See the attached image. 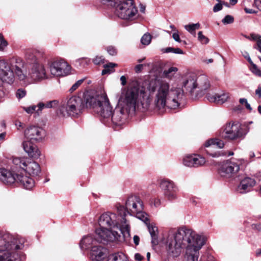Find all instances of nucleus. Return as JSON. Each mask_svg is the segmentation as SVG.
<instances>
[{"instance_id": "obj_58", "label": "nucleus", "mask_w": 261, "mask_h": 261, "mask_svg": "<svg viewBox=\"0 0 261 261\" xmlns=\"http://www.w3.org/2000/svg\"><path fill=\"white\" fill-rule=\"evenodd\" d=\"M135 258L137 261H140L143 258V257L139 253H136Z\"/></svg>"}, {"instance_id": "obj_1", "label": "nucleus", "mask_w": 261, "mask_h": 261, "mask_svg": "<svg viewBox=\"0 0 261 261\" xmlns=\"http://www.w3.org/2000/svg\"><path fill=\"white\" fill-rule=\"evenodd\" d=\"M205 244L204 238L186 227L179 228L167 238L166 249L172 257L179 256L186 248V261H198L199 250Z\"/></svg>"}, {"instance_id": "obj_46", "label": "nucleus", "mask_w": 261, "mask_h": 261, "mask_svg": "<svg viewBox=\"0 0 261 261\" xmlns=\"http://www.w3.org/2000/svg\"><path fill=\"white\" fill-rule=\"evenodd\" d=\"M215 145H216L219 148H222L224 146V143L223 141L219 139H214Z\"/></svg>"}, {"instance_id": "obj_6", "label": "nucleus", "mask_w": 261, "mask_h": 261, "mask_svg": "<svg viewBox=\"0 0 261 261\" xmlns=\"http://www.w3.org/2000/svg\"><path fill=\"white\" fill-rule=\"evenodd\" d=\"M118 214L122 219H126L127 214L136 217L146 222L148 220L147 214L144 211V205L141 198L136 195L129 196L125 200L124 205L117 204Z\"/></svg>"}, {"instance_id": "obj_57", "label": "nucleus", "mask_w": 261, "mask_h": 261, "mask_svg": "<svg viewBox=\"0 0 261 261\" xmlns=\"http://www.w3.org/2000/svg\"><path fill=\"white\" fill-rule=\"evenodd\" d=\"M173 47H168L163 49V51L166 53H173Z\"/></svg>"}, {"instance_id": "obj_48", "label": "nucleus", "mask_w": 261, "mask_h": 261, "mask_svg": "<svg viewBox=\"0 0 261 261\" xmlns=\"http://www.w3.org/2000/svg\"><path fill=\"white\" fill-rule=\"evenodd\" d=\"M107 51L108 53L112 56H114L116 54V49L113 46L108 47L107 48Z\"/></svg>"}, {"instance_id": "obj_3", "label": "nucleus", "mask_w": 261, "mask_h": 261, "mask_svg": "<svg viewBox=\"0 0 261 261\" xmlns=\"http://www.w3.org/2000/svg\"><path fill=\"white\" fill-rule=\"evenodd\" d=\"M182 96V91L179 88H170L169 83H161L155 94L154 103L159 109L165 107L175 109L179 106V99Z\"/></svg>"}, {"instance_id": "obj_36", "label": "nucleus", "mask_w": 261, "mask_h": 261, "mask_svg": "<svg viewBox=\"0 0 261 261\" xmlns=\"http://www.w3.org/2000/svg\"><path fill=\"white\" fill-rule=\"evenodd\" d=\"M7 45V41L4 39L3 35L0 33V51L4 50Z\"/></svg>"}, {"instance_id": "obj_37", "label": "nucleus", "mask_w": 261, "mask_h": 261, "mask_svg": "<svg viewBox=\"0 0 261 261\" xmlns=\"http://www.w3.org/2000/svg\"><path fill=\"white\" fill-rule=\"evenodd\" d=\"M36 106L35 105L31 106L30 107H22V109L28 114L31 115L35 112Z\"/></svg>"}, {"instance_id": "obj_22", "label": "nucleus", "mask_w": 261, "mask_h": 261, "mask_svg": "<svg viewBox=\"0 0 261 261\" xmlns=\"http://www.w3.org/2000/svg\"><path fill=\"white\" fill-rule=\"evenodd\" d=\"M196 88H197V76L195 74L188 75L183 82V89H181L182 93L185 91L186 93L192 94Z\"/></svg>"}, {"instance_id": "obj_31", "label": "nucleus", "mask_w": 261, "mask_h": 261, "mask_svg": "<svg viewBox=\"0 0 261 261\" xmlns=\"http://www.w3.org/2000/svg\"><path fill=\"white\" fill-rule=\"evenodd\" d=\"M178 71V68L175 67H171L163 72V76L168 79H172Z\"/></svg>"}, {"instance_id": "obj_44", "label": "nucleus", "mask_w": 261, "mask_h": 261, "mask_svg": "<svg viewBox=\"0 0 261 261\" xmlns=\"http://www.w3.org/2000/svg\"><path fill=\"white\" fill-rule=\"evenodd\" d=\"M84 79L80 80L78 81H77L75 84H74L71 88L70 89V91L71 92H73L75 91L83 82Z\"/></svg>"}, {"instance_id": "obj_49", "label": "nucleus", "mask_w": 261, "mask_h": 261, "mask_svg": "<svg viewBox=\"0 0 261 261\" xmlns=\"http://www.w3.org/2000/svg\"><path fill=\"white\" fill-rule=\"evenodd\" d=\"M222 5L220 3H218L214 6V7L213 8V11L214 12H217L220 11L221 10H222Z\"/></svg>"}, {"instance_id": "obj_16", "label": "nucleus", "mask_w": 261, "mask_h": 261, "mask_svg": "<svg viewBox=\"0 0 261 261\" xmlns=\"http://www.w3.org/2000/svg\"><path fill=\"white\" fill-rule=\"evenodd\" d=\"M129 114H132V113L127 111L123 106H119L113 111L110 117V119L111 121L106 125H121L125 122Z\"/></svg>"}, {"instance_id": "obj_9", "label": "nucleus", "mask_w": 261, "mask_h": 261, "mask_svg": "<svg viewBox=\"0 0 261 261\" xmlns=\"http://www.w3.org/2000/svg\"><path fill=\"white\" fill-rule=\"evenodd\" d=\"M0 180L6 185H12L15 181L19 182L27 190L32 189L35 186V181L32 178L24 176V174L15 173L5 168H0Z\"/></svg>"}, {"instance_id": "obj_35", "label": "nucleus", "mask_w": 261, "mask_h": 261, "mask_svg": "<svg viewBox=\"0 0 261 261\" xmlns=\"http://www.w3.org/2000/svg\"><path fill=\"white\" fill-rule=\"evenodd\" d=\"M151 36L148 33L144 34L141 39V43L143 45H149L151 41Z\"/></svg>"}, {"instance_id": "obj_39", "label": "nucleus", "mask_w": 261, "mask_h": 261, "mask_svg": "<svg viewBox=\"0 0 261 261\" xmlns=\"http://www.w3.org/2000/svg\"><path fill=\"white\" fill-rule=\"evenodd\" d=\"M198 40L202 43L206 44L208 42V39L202 34V32L200 31L198 33Z\"/></svg>"}, {"instance_id": "obj_13", "label": "nucleus", "mask_w": 261, "mask_h": 261, "mask_svg": "<svg viewBox=\"0 0 261 261\" xmlns=\"http://www.w3.org/2000/svg\"><path fill=\"white\" fill-rule=\"evenodd\" d=\"M13 171L16 172L18 168H20L23 172H27L32 176H37L41 173V168L37 162L31 161L27 158L15 157L13 158Z\"/></svg>"}, {"instance_id": "obj_52", "label": "nucleus", "mask_w": 261, "mask_h": 261, "mask_svg": "<svg viewBox=\"0 0 261 261\" xmlns=\"http://www.w3.org/2000/svg\"><path fill=\"white\" fill-rule=\"evenodd\" d=\"M152 203L155 207H158L161 204V200L158 198H155L153 200Z\"/></svg>"}, {"instance_id": "obj_8", "label": "nucleus", "mask_w": 261, "mask_h": 261, "mask_svg": "<svg viewBox=\"0 0 261 261\" xmlns=\"http://www.w3.org/2000/svg\"><path fill=\"white\" fill-rule=\"evenodd\" d=\"M98 224L101 228H112L117 227L124 237L129 236L130 227L126 219H122L118 214L106 213L101 215Z\"/></svg>"}, {"instance_id": "obj_5", "label": "nucleus", "mask_w": 261, "mask_h": 261, "mask_svg": "<svg viewBox=\"0 0 261 261\" xmlns=\"http://www.w3.org/2000/svg\"><path fill=\"white\" fill-rule=\"evenodd\" d=\"M24 62L19 58H12L9 61L0 60V80L8 84H12L14 81V73L20 80L25 79L26 76L22 69Z\"/></svg>"}, {"instance_id": "obj_21", "label": "nucleus", "mask_w": 261, "mask_h": 261, "mask_svg": "<svg viewBox=\"0 0 261 261\" xmlns=\"http://www.w3.org/2000/svg\"><path fill=\"white\" fill-rule=\"evenodd\" d=\"M254 178L250 177H245L243 178L237 187V191L241 194H246L252 190L256 185Z\"/></svg>"}, {"instance_id": "obj_25", "label": "nucleus", "mask_w": 261, "mask_h": 261, "mask_svg": "<svg viewBox=\"0 0 261 261\" xmlns=\"http://www.w3.org/2000/svg\"><path fill=\"white\" fill-rule=\"evenodd\" d=\"M99 243L96 238H94L92 234L84 236L82 239L80 246L82 250L92 249L93 246L97 245Z\"/></svg>"}, {"instance_id": "obj_26", "label": "nucleus", "mask_w": 261, "mask_h": 261, "mask_svg": "<svg viewBox=\"0 0 261 261\" xmlns=\"http://www.w3.org/2000/svg\"><path fill=\"white\" fill-rule=\"evenodd\" d=\"M229 93L226 92L221 91L215 95L208 94L207 99L212 102L217 104H223L229 98Z\"/></svg>"}, {"instance_id": "obj_2", "label": "nucleus", "mask_w": 261, "mask_h": 261, "mask_svg": "<svg viewBox=\"0 0 261 261\" xmlns=\"http://www.w3.org/2000/svg\"><path fill=\"white\" fill-rule=\"evenodd\" d=\"M155 87L149 86L147 88L138 85H129L122 91L119 99L121 106L132 114L136 111L145 112L150 106L151 94Z\"/></svg>"}, {"instance_id": "obj_54", "label": "nucleus", "mask_w": 261, "mask_h": 261, "mask_svg": "<svg viewBox=\"0 0 261 261\" xmlns=\"http://www.w3.org/2000/svg\"><path fill=\"white\" fill-rule=\"evenodd\" d=\"M243 55L244 57V58L247 59V60L248 61V62L250 64L253 63V62L252 61V60L249 56V55L248 53L245 52V53Z\"/></svg>"}, {"instance_id": "obj_24", "label": "nucleus", "mask_w": 261, "mask_h": 261, "mask_svg": "<svg viewBox=\"0 0 261 261\" xmlns=\"http://www.w3.org/2000/svg\"><path fill=\"white\" fill-rule=\"evenodd\" d=\"M133 2V0H120V2H118L115 7L117 15L120 18L122 17H126V11L129 8L128 6L132 5Z\"/></svg>"}, {"instance_id": "obj_61", "label": "nucleus", "mask_w": 261, "mask_h": 261, "mask_svg": "<svg viewBox=\"0 0 261 261\" xmlns=\"http://www.w3.org/2000/svg\"><path fill=\"white\" fill-rule=\"evenodd\" d=\"M255 94L258 95L259 98H261V87H258L255 90Z\"/></svg>"}, {"instance_id": "obj_23", "label": "nucleus", "mask_w": 261, "mask_h": 261, "mask_svg": "<svg viewBox=\"0 0 261 261\" xmlns=\"http://www.w3.org/2000/svg\"><path fill=\"white\" fill-rule=\"evenodd\" d=\"M106 250L100 245L93 246L91 249L90 257L92 261H101L106 256Z\"/></svg>"}, {"instance_id": "obj_43", "label": "nucleus", "mask_w": 261, "mask_h": 261, "mask_svg": "<svg viewBox=\"0 0 261 261\" xmlns=\"http://www.w3.org/2000/svg\"><path fill=\"white\" fill-rule=\"evenodd\" d=\"M25 95H26V91L22 89L17 90L16 93V97L18 99H20V98L24 97L25 96Z\"/></svg>"}, {"instance_id": "obj_50", "label": "nucleus", "mask_w": 261, "mask_h": 261, "mask_svg": "<svg viewBox=\"0 0 261 261\" xmlns=\"http://www.w3.org/2000/svg\"><path fill=\"white\" fill-rule=\"evenodd\" d=\"M145 64H138V65H136L135 67V70L136 72V73L140 72L143 69V66H145Z\"/></svg>"}, {"instance_id": "obj_29", "label": "nucleus", "mask_w": 261, "mask_h": 261, "mask_svg": "<svg viewBox=\"0 0 261 261\" xmlns=\"http://www.w3.org/2000/svg\"><path fill=\"white\" fill-rule=\"evenodd\" d=\"M149 219L146 221V222H144L148 228V231L150 233V234L152 240L151 243L153 245H156L158 243V228L155 226L153 225L152 224H150L148 223Z\"/></svg>"}, {"instance_id": "obj_33", "label": "nucleus", "mask_w": 261, "mask_h": 261, "mask_svg": "<svg viewBox=\"0 0 261 261\" xmlns=\"http://www.w3.org/2000/svg\"><path fill=\"white\" fill-rule=\"evenodd\" d=\"M185 29L188 31L190 34L195 36V31L199 29L200 28V24L199 23L189 24L185 25Z\"/></svg>"}, {"instance_id": "obj_59", "label": "nucleus", "mask_w": 261, "mask_h": 261, "mask_svg": "<svg viewBox=\"0 0 261 261\" xmlns=\"http://www.w3.org/2000/svg\"><path fill=\"white\" fill-rule=\"evenodd\" d=\"M120 81L122 86H124L126 84V79L125 76L122 75L120 77Z\"/></svg>"}, {"instance_id": "obj_47", "label": "nucleus", "mask_w": 261, "mask_h": 261, "mask_svg": "<svg viewBox=\"0 0 261 261\" xmlns=\"http://www.w3.org/2000/svg\"><path fill=\"white\" fill-rule=\"evenodd\" d=\"M36 106V108L38 107V110L36 111V112L39 115L40 113L41 112L42 110L45 108V103L43 102H39Z\"/></svg>"}, {"instance_id": "obj_51", "label": "nucleus", "mask_w": 261, "mask_h": 261, "mask_svg": "<svg viewBox=\"0 0 261 261\" xmlns=\"http://www.w3.org/2000/svg\"><path fill=\"white\" fill-rule=\"evenodd\" d=\"M214 142H215L214 139H212L208 140L207 141H206L204 144V145L205 147H207L210 146L211 145H215Z\"/></svg>"}, {"instance_id": "obj_40", "label": "nucleus", "mask_w": 261, "mask_h": 261, "mask_svg": "<svg viewBox=\"0 0 261 261\" xmlns=\"http://www.w3.org/2000/svg\"><path fill=\"white\" fill-rule=\"evenodd\" d=\"M234 18L231 15H227L222 19V22L224 24L232 23Z\"/></svg>"}, {"instance_id": "obj_17", "label": "nucleus", "mask_w": 261, "mask_h": 261, "mask_svg": "<svg viewBox=\"0 0 261 261\" xmlns=\"http://www.w3.org/2000/svg\"><path fill=\"white\" fill-rule=\"evenodd\" d=\"M239 161L227 160L223 163L219 169L220 175L225 178H231L237 175L240 170Z\"/></svg>"}, {"instance_id": "obj_60", "label": "nucleus", "mask_w": 261, "mask_h": 261, "mask_svg": "<svg viewBox=\"0 0 261 261\" xmlns=\"http://www.w3.org/2000/svg\"><path fill=\"white\" fill-rule=\"evenodd\" d=\"M134 243L136 245H138L139 243V241H140V238L138 236H135L134 237Z\"/></svg>"}, {"instance_id": "obj_27", "label": "nucleus", "mask_w": 261, "mask_h": 261, "mask_svg": "<svg viewBox=\"0 0 261 261\" xmlns=\"http://www.w3.org/2000/svg\"><path fill=\"white\" fill-rule=\"evenodd\" d=\"M197 88L201 92L207 90L210 87V83L207 76L201 74L197 76Z\"/></svg>"}, {"instance_id": "obj_10", "label": "nucleus", "mask_w": 261, "mask_h": 261, "mask_svg": "<svg viewBox=\"0 0 261 261\" xmlns=\"http://www.w3.org/2000/svg\"><path fill=\"white\" fill-rule=\"evenodd\" d=\"M85 107H86V103H84L82 99L74 96L70 97L66 102L63 103L60 106L57 113L62 117H75L80 115Z\"/></svg>"}, {"instance_id": "obj_53", "label": "nucleus", "mask_w": 261, "mask_h": 261, "mask_svg": "<svg viewBox=\"0 0 261 261\" xmlns=\"http://www.w3.org/2000/svg\"><path fill=\"white\" fill-rule=\"evenodd\" d=\"M172 37L175 41L178 42H180L181 40L180 39L178 33H174L172 35Z\"/></svg>"}, {"instance_id": "obj_64", "label": "nucleus", "mask_w": 261, "mask_h": 261, "mask_svg": "<svg viewBox=\"0 0 261 261\" xmlns=\"http://www.w3.org/2000/svg\"><path fill=\"white\" fill-rule=\"evenodd\" d=\"M245 11L247 13L251 14L254 13V11L252 9H248V8H245Z\"/></svg>"}, {"instance_id": "obj_45", "label": "nucleus", "mask_w": 261, "mask_h": 261, "mask_svg": "<svg viewBox=\"0 0 261 261\" xmlns=\"http://www.w3.org/2000/svg\"><path fill=\"white\" fill-rule=\"evenodd\" d=\"M104 4L108 3L109 5L112 7L116 6L118 2H120V0H102Z\"/></svg>"}, {"instance_id": "obj_62", "label": "nucleus", "mask_w": 261, "mask_h": 261, "mask_svg": "<svg viewBox=\"0 0 261 261\" xmlns=\"http://www.w3.org/2000/svg\"><path fill=\"white\" fill-rule=\"evenodd\" d=\"M16 126L17 127V129H19L20 128H22L23 124L19 121L17 122L15 124Z\"/></svg>"}, {"instance_id": "obj_14", "label": "nucleus", "mask_w": 261, "mask_h": 261, "mask_svg": "<svg viewBox=\"0 0 261 261\" xmlns=\"http://www.w3.org/2000/svg\"><path fill=\"white\" fill-rule=\"evenodd\" d=\"M244 136L243 128L240 124L234 122L227 123L219 133V137L226 140H236Z\"/></svg>"}, {"instance_id": "obj_30", "label": "nucleus", "mask_w": 261, "mask_h": 261, "mask_svg": "<svg viewBox=\"0 0 261 261\" xmlns=\"http://www.w3.org/2000/svg\"><path fill=\"white\" fill-rule=\"evenodd\" d=\"M107 261H129V259L122 252H117L109 255Z\"/></svg>"}, {"instance_id": "obj_63", "label": "nucleus", "mask_w": 261, "mask_h": 261, "mask_svg": "<svg viewBox=\"0 0 261 261\" xmlns=\"http://www.w3.org/2000/svg\"><path fill=\"white\" fill-rule=\"evenodd\" d=\"M239 101H240V103H241V104H242V105H243V104H245V103H246V102H247V99L244 98H240Z\"/></svg>"}, {"instance_id": "obj_4", "label": "nucleus", "mask_w": 261, "mask_h": 261, "mask_svg": "<svg viewBox=\"0 0 261 261\" xmlns=\"http://www.w3.org/2000/svg\"><path fill=\"white\" fill-rule=\"evenodd\" d=\"M85 101L86 108L92 109L99 116L102 123L107 125L110 122L112 108L105 94L93 95L87 93L85 94Z\"/></svg>"}, {"instance_id": "obj_15", "label": "nucleus", "mask_w": 261, "mask_h": 261, "mask_svg": "<svg viewBox=\"0 0 261 261\" xmlns=\"http://www.w3.org/2000/svg\"><path fill=\"white\" fill-rule=\"evenodd\" d=\"M159 186L163 191L165 197L169 200L173 201L177 198L178 188L172 181L163 179L160 181Z\"/></svg>"}, {"instance_id": "obj_56", "label": "nucleus", "mask_w": 261, "mask_h": 261, "mask_svg": "<svg viewBox=\"0 0 261 261\" xmlns=\"http://www.w3.org/2000/svg\"><path fill=\"white\" fill-rule=\"evenodd\" d=\"M173 53L177 54H183V51L179 48H173Z\"/></svg>"}, {"instance_id": "obj_7", "label": "nucleus", "mask_w": 261, "mask_h": 261, "mask_svg": "<svg viewBox=\"0 0 261 261\" xmlns=\"http://www.w3.org/2000/svg\"><path fill=\"white\" fill-rule=\"evenodd\" d=\"M44 136V130L40 127L31 126L24 131V136L27 140L22 143L24 150L33 158H38L40 155V151L33 141L42 140Z\"/></svg>"}, {"instance_id": "obj_28", "label": "nucleus", "mask_w": 261, "mask_h": 261, "mask_svg": "<svg viewBox=\"0 0 261 261\" xmlns=\"http://www.w3.org/2000/svg\"><path fill=\"white\" fill-rule=\"evenodd\" d=\"M129 7L126 11V17H122L121 19H126L128 20H134L137 18L138 11L137 8L135 5L134 2Z\"/></svg>"}, {"instance_id": "obj_55", "label": "nucleus", "mask_w": 261, "mask_h": 261, "mask_svg": "<svg viewBox=\"0 0 261 261\" xmlns=\"http://www.w3.org/2000/svg\"><path fill=\"white\" fill-rule=\"evenodd\" d=\"M252 227L253 229H256L258 231L261 232V224H252Z\"/></svg>"}, {"instance_id": "obj_42", "label": "nucleus", "mask_w": 261, "mask_h": 261, "mask_svg": "<svg viewBox=\"0 0 261 261\" xmlns=\"http://www.w3.org/2000/svg\"><path fill=\"white\" fill-rule=\"evenodd\" d=\"M59 102L58 100H54L49 101H47L45 103L46 108H55L58 104Z\"/></svg>"}, {"instance_id": "obj_19", "label": "nucleus", "mask_w": 261, "mask_h": 261, "mask_svg": "<svg viewBox=\"0 0 261 261\" xmlns=\"http://www.w3.org/2000/svg\"><path fill=\"white\" fill-rule=\"evenodd\" d=\"M49 68L51 74L55 76H66L70 72V66L63 60H57L51 63Z\"/></svg>"}, {"instance_id": "obj_20", "label": "nucleus", "mask_w": 261, "mask_h": 261, "mask_svg": "<svg viewBox=\"0 0 261 261\" xmlns=\"http://www.w3.org/2000/svg\"><path fill=\"white\" fill-rule=\"evenodd\" d=\"M205 162L203 157L196 154L186 155L182 160L183 164L188 167L198 168L204 165Z\"/></svg>"}, {"instance_id": "obj_11", "label": "nucleus", "mask_w": 261, "mask_h": 261, "mask_svg": "<svg viewBox=\"0 0 261 261\" xmlns=\"http://www.w3.org/2000/svg\"><path fill=\"white\" fill-rule=\"evenodd\" d=\"M27 60L29 64L28 73L25 79L32 82H36L47 78V74L44 66L40 63L33 55L28 54Z\"/></svg>"}, {"instance_id": "obj_18", "label": "nucleus", "mask_w": 261, "mask_h": 261, "mask_svg": "<svg viewBox=\"0 0 261 261\" xmlns=\"http://www.w3.org/2000/svg\"><path fill=\"white\" fill-rule=\"evenodd\" d=\"M108 228L99 227L95 230V235L99 243H107L118 239L120 237L119 233L116 231L110 230Z\"/></svg>"}, {"instance_id": "obj_41", "label": "nucleus", "mask_w": 261, "mask_h": 261, "mask_svg": "<svg viewBox=\"0 0 261 261\" xmlns=\"http://www.w3.org/2000/svg\"><path fill=\"white\" fill-rule=\"evenodd\" d=\"M93 62L95 65H100L104 63L105 59L102 56H96L93 59Z\"/></svg>"}, {"instance_id": "obj_34", "label": "nucleus", "mask_w": 261, "mask_h": 261, "mask_svg": "<svg viewBox=\"0 0 261 261\" xmlns=\"http://www.w3.org/2000/svg\"><path fill=\"white\" fill-rule=\"evenodd\" d=\"M90 62V59L87 58H82L75 61V65L80 67H85Z\"/></svg>"}, {"instance_id": "obj_38", "label": "nucleus", "mask_w": 261, "mask_h": 261, "mask_svg": "<svg viewBox=\"0 0 261 261\" xmlns=\"http://www.w3.org/2000/svg\"><path fill=\"white\" fill-rule=\"evenodd\" d=\"M251 70L256 75L261 76V70L258 68L257 66L253 63L251 64Z\"/></svg>"}, {"instance_id": "obj_32", "label": "nucleus", "mask_w": 261, "mask_h": 261, "mask_svg": "<svg viewBox=\"0 0 261 261\" xmlns=\"http://www.w3.org/2000/svg\"><path fill=\"white\" fill-rule=\"evenodd\" d=\"M117 65L113 63H109L103 65L104 69L102 70V75L110 74L114 71V68Z\"/></svg>"}, {"instance_id": "obj_12", "label": "nucleus", "mask_w": 261, "mask_h": 261, "mask_svg": "<svg viewBox=\"0 0 261 261\" xmlns=\"http://www.w3.org/2000/svg\"><path fill=\"white\" fill-rule=\"evenodd\" d=\"M7 238H0V261H20L18 254L13 250L21 249L24 241L20 242L19 245L14 241H6Z\"/></svg>"}]
</instances>
